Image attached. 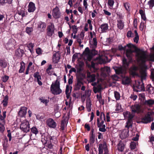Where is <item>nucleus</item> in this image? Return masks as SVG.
<instances>
[{
    "mask_svg": "<svg viewBox=\"0 0 154 154\" xmlns=\"http://www.w3.org/2000/svg\"><path fill=\"white\" fill-rule=\"evenodd\" d=\"M139 76L141 78V82H136L133 87L134 91L137 92L145 90L143 81L146 79V71L144 69L141 68L140 69Z\"/></svg>",
    "mask_w": 154,
    "mask_h": 154,
    "instance_id": "obj_1",
    "label": "nucleus"
},
{
    "mask_svg": "<svg viewBox=\"0 0 154 154\" xmlns=\"http://www.w3.org/2000/svg\"><path fill=\"white\" fill-rule=\"evenodd\" d=\"M51 91L52 93L54 95L60 94L62 91L60 88V82L57 80L54 83H53L51 87Z\"/></svg>",
    "mask_w": 154,
    "mask_h": 154,
    "instance_id": "obj_2",
    "label": "nucleus"
},
{
    "mask_svg": "<svg viewBox=\"0 0 154 154\" xmlns=\"http://www.w3.org/2000/svg\"><path fill=\"white\" fill-rule=\"evenodd\" d=\"M123 115L125 119H128V120L126 122V125L125 127L128 129L132 127V119L134 116V114H131L128 111H126L123 113Z\"/></svg>",
    "mask_w": 154,
    "mask_h": 154,
    "instance_id": "obj_3",
    "label": "nucleus"
},
{
    "mask_svg": "<svg viewBox=\"0 0 154 154\" xmlns=\"http://www.w3.org/2000/svg\"><path fill=\"white\" fill-rule=\"evenodd\" d=\"M107 57L103 56H99L94 60V61L91 62V66L93 68H95L96 64H102L106 63L107 60Z\"/></svg>",
    "mask_w": 154,
    "mask_h": 154,
    "instance_id": "obj_4",
    "label": "nucleus"
},
{
    "mask_svg": "<svg viewBox=\"0 0 154 154\" xmlns=\"http://www.w3.org/2000/svg\"><path fill=\"white\" fill-rule=\"evenodd\" d=\"M20 129L25 132H28L30 130L29 122L26 120H23L20 124Z\"/></svg>",
    "mask_w": 154,
    "mask_h": 154,
    "instance_id": "obj_5",
    "label": "nucleus"
},
{
    "mask_svg": "<svg viewBox=\"0 0 154 154\" xmlns=\"http://www.w3.org/2000/svg\"><path fill=\"white\" fill-rule=\"evenodd\" d=\"M97 125L98 127L99 128V131L101 132H105L106 131L105 129L106 125L104 124V122L105 121L100 120L99 118H98L97 119Z\"/></svg>",
    "mask_w": 154,
    "mask_h": 154,
    "instance_id": "obj_6",
    "label": "nucleus"
},
{
    "mask_svg": "<svg viewBox=\"0 0 154 154\" xmlns=\"http://www.w3.org/2000/svg\"><path fill=\"white\" fill-rule=\"evenodd\" d=\"M152 120V116L150 113H148L141 119V122L144 123L149 122Z\"/></svg>",
    "mask_w": 154,
    "mask_h": 154,
    "instance_id": "obj_7",
    "label": "nucleus"
},
{
    "mask_svg": "<svg viewBox=\"0 0 154 154\" xmlns=\"http://www.w3.org/2000/svg\"><path fill=\"white\" fill-rule=\"evenodd\" d=\"M131 112L132 114L135 113H139L141 111V109L140 106L138 104L134 105V106H132L131 107Z\"/></svg>",
    "mask_w": 154,
    "mask_h": 154,
    "instance_id": "obj_8",
    "label": "nucleus"
},
{
    "mask_svg": "<svg viewBox=\"0 0 154 154\" xmlns=\"http://www.w3.org/2000/svg\"><path fill=\"white\" fill-rule=\"evenodd\" d=\"M96 75L89 72H87V79L89 82H93L96 80Z\"/></svg>",
    "mask_w": 154,
    "mask_h": 154,
    "instance_id": "obj_9",
    "label": "nucleus"
},
{
    "mask_svg": "<svg viewBox=\"0 0 154 154\" xmlns=\"http://www.w3.org/2000/svg\"><path fill=\"white\" fill-rule=\"evenodd\" d=\"M129 131L128 129H125L121 131L120 134V137L122 139H124L128 137V136Z\"/></svg>",
    "mask_w": 154,
    "mask_h": 154,
    "instance_id": "obj_10",
    "label": "nucleus"
},
{
    "mask_svg": "<svg viewBox=\"0 0 154 154\" xmlns=\"http://www.w3.org/2000/svg\"><path fill=\"white\" fill-rule=\"evenodd\" d=\"M107 148V146L105 143L99 144L98 148V154H103V150H104Z\"/></svg>",
    "mask_w": 154,
    "mask_h": 154,
    "instance_id": "obj_11",
    "label": "nucleus"
},
{
    "mask_svg": "<svg viewBox=\"0 0 154 154\" xmlns=\"http://www.w3.org/2000/svg\"><path fill=\"white\" fill-rule=\"evenodd\" d=\"M52 15L56 19L59 18L60 16V13L58 8L56 6L53 10Z\"/></svg>",
    "mask_w": 154,
    "mask_h": 154,
    "instance_id": "obj_12",
    "label": "nucleus"
},
{
    "mask_svg": "<svg viewBox=\"0 0 154 154\" xmlns=\"http://www.w3.org/2000/svg\"><path fill=\"white\" fill-rule=\"evenodd\" d=\"M14 41L10 39L9 40L8 42L6 44L5 46L7 49L12 50L14 48V45L13 43Z\"/></svg>",
    "mask_w": 154,
    "mask_h": 154,
    "instance_id": "obj_13",
    "label": "nucleus"
},
{
    "mask_svg": "<svg viewBox=\"0 0 154 154\" xmlns=\"http://www.w3.org/2000/svg\"><path fill=\"white\" fill-rule=\"evenodd\" d=\"M48 35L49 36L52 35L54 30V25L53 23H51L50 25L48 27Z\"/></svg>",
    "mask_w": 154,
    "mask_h": 154,
    "instance_id": "obj_14",
    "label": "nucleus"
},
{
    "mask_svg": "<svg viewBox=\"0 0 154 154\" xmlns=\"http://www.w3.org/2000/svg\"><path fill=\"white\" fill-rule=\"evenodd\" d=\"M47 125L50 127L54 128L56 127V122L52 119H48L47 121Z\"/></svg>",
    "mask_w": 154,
    "mask_h": 154,
    "instance_id": "obj_15",
    "label": "nucleus"
},
{
    "mask_svg": "<svg viewBox=\"0 0 154 154\" xmlns=\"http://www.w3.org/2000/svg\"><path fill=\"white\" fill-rule=\"evenodd\" d=\"M35 9V4L32 2H30L28 7V11L29 12H33Z\"/></svg>",
    "mask_w": 154,
    "mask_h": 154,
    "instance_id": "obj_16",
    "label": "nucleus"
},
{
    "mask_svg": "<svg viewBox=\"0 0 154 154\" xmlns=\"http://www.w3.org/2000/svg\"><path fill=\"white\" fill-rule=\"evenodd\" d=\"M33 76L35 78V80H37L38 84L40 85H42V83L40 80L41 79V77L39 75V73L38 72H36L34 74Z\"/></svg>",
    "mask_w": 154,
    "mask_h": 154,
    "instance_id": "obj_17",
    "label": "nucleus"
},
{
    "mask_svg": "<svg viewBox=\"0 0 154 154\" xmlns=\"http://www.w3.org/2000/svg\"><path fill=\"white\" fill-rule=\"evenodd\" d=\"M26 108L25 107H22L19 112L18 114L21 117H24L26 113Z\"/></svg>",
    "mask_w": 154,
    "mask_h": 154,
    "instance_id": "obj_18",
    "label": "nucleus"
},
{
    "mask_svg": "<svg viewBox=\"0 0 154 154\" xmlns=\"http://www.w3.org/2000/svg\"><path fill=\"white\" fill-rule=\"evenodd\" d=\"M46 27L45 23L44 22H41L39 23L38 25V28L41 32H42L45 30Z\"/></svg>",
    "mask_w": 154,
    "mask_h": 154,
    "instance_id": "obj_19",
    "label": "nucleus"
},
{
    "mask_svg": "<svg viewBox=\"0 0 154 154\" xmlns=\"http://www.w3.org/2000/svg\"><path fill=\"white\" fill-rule=\"evenodd\" d=\"M131 82V79L128 77H125L122 79V84L124 85L129 84Z\"/></svg>",
    "mask_w": 154,
    "mask_h": 154,
    "instance_id": "obj_20",
    "label": "nucleus"
},
{
    "mask_svg": "<svg viewBox=\"0 0 154 154\" xmlns=\"http://www.w3.org/2000/svg\"><path fill=\"white\" fill-rule=\"evenodd\" d=\"M100 28L101 32L103 33L106 32L108 29V24L107 23H105L101 25L100 26Z\"/></svg>",
    "mask_w": 154,
    "mask_h": 154,
    "instance_id": "obj_21",
    "label": "nucleus"
},
{
    "mask_svg": "<svg viewBox=\"0 0 154 154\" xmlns=\"http://www.w3.org/2000/svg\"><path fill=\"white\" fill-rule=\"evenodd\" d=\"M113 68L116 74H119L125 72V70L122 67H115Z\"/></svg>",
    "mask_w": 154,
    "mask_h": 154,
    "instance_id": "obj_22",
    "label": "nucleus"
},
{
    "mask_svg": "<svg viewBox=\"0 0 154 154\" xmlns=\"http://www.w3.org/2000/svg\"><path fill=\"white\" fill-rule=\"evenodd\" d=\"M95 48H92V49L90 51V53L91 55L89 56L88 59L89 60H90L92 58V56H94L97 54L98 52L95 50Z\"/></svg>",
    "mask_w": 154,
    "mask_h": 154,
    "instance_id": "obj_23",
    "label": "nucleus"
},
{
    "mask_svg": "<svg viewBox=\"0 0 154 154\" xmlns=\"http://www.w3.org/2000/svg\"><path fill=\"white\" fill-rule=\"evenodd\" d=\"M83 85V80L81 78H78L76 88L77 89H80L81 87Z\"/></svg>",
    "mask_w": 154,
    "mask_h": 154,
    "instance_id": "obj_24",
    "label": "nucleus"
},
{
    "mask_svg": "<svg viewBox=\"0 0 154 154\" xmlns=\"http://www.w3.org/2000/svg\"><path fill=\"white\" fill-rule=\"evenodd\" d=\"M7 66V62L4 59H0V66L3 68H5Z\"/></svg>",
    "mask_w": 154,
    "mask_h": 154,
    "instance_id": "obj_25",
    "label": "nucleus"
},
{
    "mask_svg": "<svg viewBox=\"0 0 154 154\" xmlns=\"http://www.w3.org/2000/svg\"><path fill=\"white\" fill-rule=\"evenodd\" d=\"M91 101L90 100V99L87 100L86 108L88 112H90L91 110Z\"/></svg>",
    "mask_w": 154,
    "mask_h": 154,
    "instance_id": "obj_26",
    "label": "nucleus"
},
{
    "mask_svg": "<svg viewBox=\"0 0 154 154\" xmlns=\"http://www.w3.org/2000/svg\"><path fill=\"white\" fill-rule=\"evenodd\" d=\"M125 148V145L122 142H120L118 145V149L120 151L122 152Z\"/></svg>",
    "mask_w": 154,
    "mask_h": 154,
    "instance_id": "obj_27",
    "label": "nucleus"
},
{
    "mask_svg": "<svg viewBox=\"0 0 154 154\" xmlns=\"http://www.w3.org/2000/svg\"><path fill=\"white\" fill-rule=\"evenodd\" d=\"M34 46V43L31 42H30L27 45V47L29 48V50L31 53L33 52V47Z\"/></svg>",
    "mask_w": 154,
    "mask_h": 154,
    "instance_id": "obj_28",
    "label": "nucleus"
},
{
    "mask_svg": "<svg viewBox=\"0 0 154 154\" xmlns=\"http://www.w3.org/2000/svg\"><path fill=\"white\" fill-rule=\"evenodd\" d=\"M117 26L118 28L120 29H123L124 26V22L123 21L121 20H118Z\"/></svg>",
    "mask_w": 154,
    "mask_h": 154,
    "instance_id": "obj_29",
    "label": "nucleus"
},
{
    "mask_svg": "<svg viewBox=\"0 0 154 154\" xmlns=\"http://www.w3.org/2000/svg\"><path fill=\"white\" fill-rule=\"evenodd\" d=\"M97 39L96 38H93V42L92 44L91 45L90 47L92 48H96L97 47Z\"/></svg>",
    "mask_w": 154,
    "mask_h": 154,
    "instance_id": "obj_30",
    "label": "nucleus"
},
{
    "mask_svg": "<svg viewBox=\"0 0 154 154\" xmlns=\"http://www.w3.org/2000/svg\"><path fill=\"white\" fill-rule=\"evenodd\" d=\"M144 103L145 105L151 106L154 104V100L152 99L146 100L144 102Z\"/></svg>",
    "mask_w": 154,
    "mask_h": 154,
    "instance_id": "obj_31",
    "label": "nucleus"
},
{
    "mask_svg": "<svg viewBox=\"0 0 154 154\" xmlns=\"http://www.w3.org/2000/svg\"><path fill=\"white\" fill-rule=\"evenodd\" d=\"M146 90L150 94H152L153 92V88L150 85H148L147 86Z\"/></svg>",
    "mask_w": 154,
    "mask_h": 154,
    "instance_id": "obj_32",
    "label": "nucleus"
},
{
    "mask_svg": "<svg viewBox=\"0 0 154 154\" xmlns=\"http://www.w3.org/2000/svg\"><path fill=\"white\" fill-rule=\"evenodd\" d=\"M21 66H20V68L19 70V72L20 73L23 72L25 70V63L23 62H21L20 63Z\"/></svg>",
    "mask_w": 154,
    "mask_h": 154,
    "instance_id": "obj_33",
    "label": "nucleus"
},
{
    "mask_svg": "<svg viewBox=\"0 0 154 154\" xmlns=\"http://www.w3.org/2000/svg\"><path fill=\"white\" fill-rule=\"evenodd\" d=\"M102 71L104 72L105 73L108 74L110 72V69L109 67L106 66L102 69Z\"/></svg>",
    "mask_w": 154,
    "mask_h": 154,
    "instance_id": "obj_34",
    "label": "nucleus"
},
{
    "mask_svg": "<svg viewBox=\"0 0 154 154\" xmlns=\"http://www.w3.org/2000/svg\"><path fill=\"white\" fill-rule=\"evenodd\" d=\"M95 135L93 134H91L90 139V144H93L95 141Z\"/></svg>",
    "mask_w": 154,
    "mask_h": 154,
    "instance_id": "obj_35",
    "label": "nucleus"
},
{
    "mask_svg": "<svg viewBox=\"0 0 154 154\" xmlns=\"http://www.w3.org/2000/svg\"><path fill=\"white\" fill-rule=\"evenodd\" d=\"M33 29L32 27H27L26 28V32L29 35H30Z\"/></svg>",
    "mask_w": 154,
    "mask_h": 154,
    "instance_id": "obj_36",
    "label": "nucleus"
},
{
    "mask_svg": "<svg viewBox=\"0 0 154 154\" xmlns=\"http://www.w3.org/2000/svg\"><path fill=\"white\" fill-rule=\"evenodd\" d=\"M36 117L37 119L40 121H42L44 120L45 118V116L43 115H41L38 114L36 116Z\"/></svg>",
    "mask_w": 154,
    "mask_h": 154,
    "instance_id": "obj_37",
    "label": "nucleus"
},
{
    "mask_svg": "<svg viewBox=\"0 0 154 154\" xmlns=\"http://www.w3.org/2000/svg\"><path fill=\"white\" fill-rule=\"evenodd\" d=\"M122 62L124 67L126 68L128 66L129 64V62L126 59L124 58L123 59Z\"/></svg>",
    "mask_w": 154,
    "mask_h": 154,
    "instance_id": "obj_38",
    "label": "nucleus"
},
{
    "mask_svg": "<svg viewBox=\"0 0 154 154\" xmlns=\"http://www.w3.org/2000/svg\"><path fill=\"white\" fill-rule=\"evenodd\" d=\"M114 96L116 100H119L120 98V95L118 92L115 91L114 93Z\"/></svg>",
    "mask_w": 154,
    "mask_h": 154,
    "instance_id": "obj_39",
    "label": "nucleus"
},
{
    "mask_svg": "<svg viewBox=\"0 0 154 154\" xmlns=\"http://www.w3.org/2000/svg\"><path fill=\"white\" fill-rule=\"evenodd\" d=\"M148 4L149 5V8L152 9L154 6V0H150L148 2Z\"/></svg>",
    "mask_w": 154,
    "mask_h": 154,
    "instance_id": "obj_40",
    "label": "nucleus"
},
{
    "mask_svg": "<svg viewBox=\"0 0 154 154\" xmlns=\"http://www.w3.org/2000/svg\"><path fill=\"white\" fill-rule=\"evenodd\" d=\"M31 131L32 132L36 135L38 133V131L37 128L35 127H32L31 128Z\"/></svg>",
    "mask_w": 154,
    "mask_h": 154,
    "instance_id": "obj_41",
    "label": "nucleus"
},
{
    "mask_svg": "<svg viewBox=\"0 0 154 154\" xmlns=\"http://www.w3.org/2000/svg\"><path fill=\"white\" fill-rule=\"evenodd\" d=\"M130 148L132 149H135L136 146V143L135 142H132L130 144Z\"/></svg>",
    "mask_w": 154,
    "mask_h": 154,
    "instance_id": "obj_42",
    "label": "nucleus"
},
{
    "mask_svg": "<svg viewBox=\"0 0 154 154\" xmlns=\"http://www.w3.org/2000/svg\"><path fill=\"white\" fill-rule=\"evenodd\" d=\"M39 99L41 101V102L45 104L46 105L48 103V101L46 99H45V97H41L39 98Z\"/></svg>",
    "mask_w": 154,
    "mask_h": 154,
    "instance_id": "obj_43",
    "label": "nucleus"
},
{
    "mask_svg": "<svg viewBox=\"0 0 154 154\" xmlns=\"http://www.w3.org/2000/svg\"><path fill=\"white\" fill-rule=\"evenodd\" d=\"M114 3V2L113 0H108L107 2L108 5L111 7H112Z\"/></svg>",
    "mask_w": 154,
    "mask_h": 154,
    "instance_id": "obj_44",
    "label": "nucleus"
},
{
    "mask_svg": "<svg viewBox=\"0 0 154 154\" xmlns=\"http://www.w3.org/2000/svg\"><path fill=\"white\" fill-rule=\"evenodd\" d=\"M100 120L103 121H105L106 120L105 115L104 114L103 112L101 113L100 119Z\"/></svg>",
    "mask_w": 154,
    "mask_h": 154,
    "instance_id": "obj_45",
    "label": "nucleus"
},
{
    "mask_svg": "<svg viewBox=\"0 0 154 154\" xmlns=\"http://www.w3.org/2000/svg\"><path fill=\"white\" fill-rule=\"evenodd\" d=\"M65 121L64 120L62 121L60 126V128L61 130H63L64 129L65 124Z\"/></svg>",
    "mask_w": 154,
    "mask_h": 154,
    "instance_id": "obj_46",
    "label": "nucleus"
},
{
    "mask_svg": "<svg viewBox=\"0 0 154 154\" xmlns=\"http://www.w3.org/2000/svg\"><path fill=\"white\" fill-rule=\"evenodd\" d=\"M9 78V76L6 75H5L2 77V81L4 82H5Z\"/></svg>",
    "mask_w": 154,
    "mask_h": 154,
    "instance_id": "obj_47",
    "label": "nucleus"
},
{
    "mask_svg": "<svg viewBox=\"0 0 154 154\" xmlns=\"http://www.w3.org/2000/svg\"><path fill=\"white\" fill-rule=\"evenodd\" d=\"M125 8L127 11L129 10L130 5L127 3H125L124 4Z\"/></svg>",
    "mask_w": 154,
    "mask_h": 154,
    "instance_id": "obj_48",
    "label": "nucleus"
},
{
    "mask_svg": "<svg viewBox=\"0 0 154 154\" xmlns=\"http://www.w3.org/2000/svg\"><path fill=\"white\" fill-rule=\"evenodd\" d=\"M70 88L68 85H67L66 86V94H70L71 92V90H70Z\"/></svg>",
    "mask_w": 154,
    "mask_h": 154,
    "instance_id": "obj_49",
    "label": "nucleus"
},
{
    "mask_svg": "<svg viewBox=\"0 0 154 154\" xmlns=\"http://www.w3.org/2000/svg\"><path fill=\"white\" fill-rule=\"evenodd\" d=\"M36 53L38 55L42 54V49L40 48H38L36 49Z\"/></svg>",
    "mask_w": 154,
    "mask_h": 154,
    "instance_id": "obj_50",
    "label": "nucleus"
},
{
    "mask_svg": "<svg viewBox=\"0 0 154 154\" xmlns=\"http://www.w3.org/2000/svg\"><path fill=\"white\" fill-rule=\"evenodd\" d=\"M116 111H119L121 110V106L120 105H119V103L116 104Z\"/></svg>",
    "mask_w": 154,
    "mask_h": 154,
    "instance_id": "obj_51",
    "label": "nucleus"
},
{
    "mask_svg": "<svg viewBox=\"0 0 154 154\" xmlns=\"http://www.w3.org/2000/svg\"><path fill=\"white\" fill-rule=\"evenodd\" d=\"M83 5L85 7V10H87L88 4L86 0H83Z\"/></svg>",
    "mask_w": 154,
    "mask_h": 154,
    "instance_id": "obj_52",
    "label": "nucleus"
},
{
    "mask_svg": "<svg viewBox=\"0 0 154 154\" xmlns=\"http://www.w3.org/2000/svg\"><path fill=\"white\" fill-rule=\"evenodd\" d=\"M5 129V127L4 125L1 123H0V131L3 132Z\"/></svg>",
    "mask_w": 154,
    "mask_h": 154,
    "instance_id": "obj_53",
    "label": "nucleus"
},
{
    "mask_svg": "<svg viewBox=\"0 0 154 154\" xmlns=\"http://www.w3.org/2000/svg\"><path fill=\"white\" fill-rule=\"evenodd\" d=\"M81 39L80 38H78L77 40V42L79 43V46L80 47H83V45H81L82 43Z\"/></svg>",
    "mask_w": 154,
    "mask_h": 154,
    "instance_id": "obj_54",
    "label": "nucleus"
},
{
    "mask_svg": "<svg viewBox=\"0 0 154 154\" xmlns=\"http://www.w3.org/2000/svg\"><path fill=\"white\" fill-rule=\"evenodd\" d=\"M7 142L8 140H7L6 141H4V143H3V146L5 149H6L8 146Z\"/></svg>",
    "mask_w": 154,
    "mask_h": 154,
    "instance_id": "obj_55",
    "label": "nucleus"
},
{
    "mask_svg": "<svg viewBox=\"0 0 154 154\" xmlns=\"http://www.w3.org/2000/svg\"><path fill=\"white\" fill-rule=\"evenodd\" d=\"M139 40V36H135L134 38V41L136 43L138 42Z\"/></svg>",
    "mask_w": 154,
    "mask_h": 154,
    "instance_id": "obj_56",
    "label": "nucleus"
},
{
    "mask_svg": "<svg viewBox=\"0 0 154 154\" xmlns=\"http://www.w3.org/2000/svg\"><path fill=\"white\" fill-rule=\"evenodd\" d=\"M103 11L104 12V13L106 15L108 16H110L111 14V13L110 12L106 10H103Z\"/></svg>",
    "mask_w": 154,
    "mask_h": 154,
    "instance_id": "obj_57",
    "label": "nucleus"
},
{
    "mask_svg": "<svg viewBox=\"0 0 154 154\" xmlns=\"http://www.w3.org/2000/svg\"><path fill=\"white\" fill-rule=\"evenodd\" d=\"M149 141L152 144L154 143V136H152L150 137Z\"/></svg>",
    "mask_w": 154,
    "mask_h": 154,
    "instance_id": "obj_58",
    "label": "nucleus"
},
{
    "mask_svg": "<svg viewBox=\"0 0 154 154\" xmlns=\"http://www.w3.org/2000/svg\"><path fill=\"white\" fill-rule=\"evenodd\" d=\"M130 97L132 99L134 100H135L136 99L137 97L136 95H131Z\"/></svg>",
    "mask_w": 154,
    "mask_h": 154,
    "instance_id": "obj_59",
    "label": "nucleus"
},
{
    "mask_svg": "<svg viewBox=\"0 0 154 154\" xmlns=\"http://www.w3.org/2000/svg\"><path fill=\"white\" fill-rule=\"evenodd\" d=\"M106 121L107 122H109L110 121V116H109V112H107L106 113Z\"/></svg>",
    "mask_w": 154,
    "mask_h": 154,
    "instance_id": "obj_60",
    "label": "nucleus"
},
{
    "mask_svg": "<svg viewBox=\"0 0 154 154\" xmlns=\"http://www.w3.org/2000/svg\"><path fill=\"white\" fill-rule=\"evenodd\" d=\"M12 1V0H3L4 3H8L9 4H11Z\"/></svg>",
    "mask_w": 154,
    "mask_h": 154,
    "instance_id": "obj_61",
    "label": "nucleus"
},
{
    "mask_svg": "<svg viewBox=\"0 0 154 154\" xmlns=\"http://www.w3.org/2000/svg\"><path fill=\"white\" fill-rule=\"evenodd\" d=\"M93 90H94V92L95 93H97V92H99L100 91V90L97 87H94Z\"/></svg>",
    "mask_w": 154,
    "mask_h": 154,
    "instance_id": "obj_62",
    "label": "nucleus"
},
{
    "mask_svg": "<svg viewBox=\"0 0 154 154\" xmlns=\"http://www.w3.org/2000/svg\"><path fill=\"white\" fill-rule=\"evenodd\" d=\"M132 32L131 31H129L127 33V36L128 37H131Z\"/></svg>",
    "mask_w": 154,
    "mask_h": 154,
    "instance_id": "obj_63",
    "label": "nucleus"
},
{
    "mask_svg": "<svg viewBox=\"0 0 154 154\" xmlns=\"http://www.w3.org/2000/svg\"><path fill=\"white\" fill-rule=\"evenodd\" d=\"M126 46H125L124 47H123L121 45H119V49L120 50H125V49Z\"/></svg>",
    "mask_w": 154,
    "mask_h": 154,
    "instance_id": "obj_64",
    "label": "nucleus"
}]
</instances>
